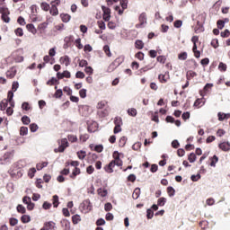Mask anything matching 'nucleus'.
Segmentation results:
<instances>
[{
    "instance_id": "f257e3e1",
    "label": "nucleus",
    "mask_w": 230,
    "mask_h": 230,
    "mask_svg": "<svg viewBox=\"0 0 230 230\" xmlns=\"http://www.w3.org/2000/svg\"><path fill=\"white\" fill-rule=\"evenodd\" d=\"M9 103V107H8ZM6 107H8L6 109ZM13 107H15V102H13V93L12 92L8 93L7 100H3L1 102V111H4L6 109L7 116H12L13 114Z\"/></svg>"
},
{
    "instance_id": "f03ea898",
    "label": "nucleus",
    "mask_w": 230,
    "mask_h": 230,
    "mask_svg": "<svg viewBox=\"0 0 230 230\" xmlns=\"http://www.w3.org/2000/svg\"><path fill=\"white\" fill-rule=\"evenodd\" d=\"M58 147L54 149L55 154L64 152L69 146V142L67 141V138H62L58 140Z\"/></svg>"
},
{
    "instance_id": "7ed1b4c3",
    "label": "nucleus",
    "mask_w": 230,
    "mask_h": 230,
    "mask_svg": "<svg viewBox=\"0 0 230 230\" xmlns=\"http://www.w3.org/2000/svg\"><path fill=\"white\" fill-rule=\"evenodd\" d=\"M191 42L193 44L192 52L194 54L195 58H200V50L197 49V43L199 42V36H193L191 38Z\"/></svg>"
},
{
    "instance_id": "20e7f679",
    "label": "nucleus",
    "mask_w": 230,
    "mask_h": 230,
    "mask_svg": "<svg viewBox=\"0 0 230 230\" xmlns=\"http://www.w3.org/2000/svg\"><path fill=\"white\" fill-rule=\"evenodd\" d=\"M128 0H120V5L115 6V12H118L119 15H123V12L127 10Z\"/></svg>"
},
{
    "instance_id": "39448f33",
    "label": "nucleus",
    "mask_w": 230,
    "mask_h": 230,
    "mask_svg": "<svg viewBox=\"0 0 230 230\" xmlns=\"http://www.w3.org/2000/svg\"><path fill=\"white\" fill-rule=\"evenodd\" d=\"M125 61V58L123 57H119L117 58L108 67L109 71H114L116 67H119L121 64Z\"/></svg>"
},
{
    "instance_id": "423d86ee",
    "label": "nucleus",
    "mask_w": 230,
    "mask_h": 230,
    "mask_svg": "<svg viewBox=\"0 0 230 230\" xmlns=\"http://www.w3.org/2000/svg\"><path fill=\"white\" fill-rule=\"evenodd\" d=\"M2 20L4 22H10V10L7 7H1Z\"/></svg>"
},
{
    "instance_id": "0eeeda50",
    "label": "nucleus",
    "mask_w": 230,
    "mask_h": 230,
    "mask_svg": "<svg viewBox=\"0 0 230 230\" xmlns=\"http://www.w3.org/2000/svg\"><path fill=\"white\" fill-rule=\"evenodd\" d=\"M102 10L103 12V14H102L103 21H105L106 22H109L111 21V8L105 5H102Z\"/></svg>"
},
{
    "instance_id": "6e6552de",
    "label": "nucleus",
    "mask_w": 230,
    "mask_h": 230,
    "mask_svg": "<svg viewBox=\"0 0 230 230\" xmlns=\"http://www.w3.org/2000/svg\"><path fill=\"white\" fill-rule=\"evenodd\" d=\"M57 229V224L53 221H48L43 224V227L40 230H55Z\"/></svg>"
},
{
    "instance_id": "1a4fd4ad",
    "label": "nucleus",
    "mask_w": 230,
    "mask_h": 230,
    "mask_svg": "<svg viewBox=\"0 0 230 230\" xmlns=\"http://www.w3.org/2000/svg\"><path fill=\"white\" fill-rule=\"evenodd\" d=\"M81 208L83 211H85L86 213H89L91 209H93V206L91 205V200L85 199L82 202Z\"/></svg>"
},
{
    "instance_id": "9d476101",
    "label": "nucleus",
    "mask_w": 230,
    "mask_h": 230,
    "mask_svg": "<svg viewBox=\"0 0 230 230\" xmlns=\"http://www.w3.org/2000/svg\"><path fill=\"white\" fill-rule=\"evenodd\" d=\"M158 79L161 84H166V82L170 80V72H165L164 74L159 75Z\"/></svg>"
},
{
    "instance_id": "9b49d317",
    "label": "nucleus",
    "mask_w": 230,
    "mask_h": 230,
    "mask_svg": "<svg viewBox=\"0 0 230 230\" xmlns=\"http://www.w3.org/2000/svg\"><path fill=\"white\" fill-rule=\"evenodd\" d=\"M115 166L114 162L111 160L107 165L104 166V171L107 173H112Z\"/></svg>"
},
{
    "instance_id": "f8f14e48",
    "label": "nucleus",
    "mask_w": 230,
    "mask_h": 230,
    "mask_svg": "<svg viewBox=\"0 0 230 230\" xmlns=\"http://www.w3.org/2000/svg\"><path fill=\"white\" fill-rule=\"evenodd\" d=\"M13 159V151H8L3 155V161L8 163Z\"/></svg>"
},
{
    "instance_id": "ddd939ff",
    "label": "nucleus",
    "mask_w": 230,
    "mask_h": 230,
    "mask_svg": "<svg viewBox=\"0 0 230 230\" xmlns=\"http://www.w3.org/2000/svg\"><path fill=\"white\" fill-rule=\"evenodd\" d=\"M138 21L140 24H137L136 28H139L140 26H143V24L146 22V13H142L138 17Z\"/></svg>"
},
{
    "instance_id": "4468645a",
    "label": "nucleus",
    "mask_w": 230,
    "mask_h": 230,
    "mask_svg": "<svg viewBox=\"0 0 230 230\" xmlns=\"http://www.w3.org/2000/svg\"><path fill=\"white\" fill-rule=\"evenodd\" d=\"M59 62L67 67L71 64V58H69V56H63L60 58Z\"/></svg>"
},
{
    "instance_id": "2eb2a0df",
    "label": "nucleus",
    "mask_w": 230,
    "mask_h": 230,
    "mask_svg": "<svg viewBox=\"0 0 230 230\" xmlns=\"http://www.w3.org/2000/svg\"><path fill=\"white\" fill-rule=\"evenodd\" d=\"M211 87H213V84H207L204 86L203 91H199L200 96L204 97V95L208 94V93H209V89H211Z\"/></svg>"
},
{
    "instance_id": "dca6fc26",
    "label": "nucleus",
    "mask_w": 230,
    "mask_h": 230,
    "mask_svg": "<svg viewBox=\"0 0 230 230\" xmlns=\"http://www.w3.org/2000/svg\"><path fill=\"white\" fill-rule=\"evenodd\" d=\"M97 195H99V197L104 198L107 197V195H109V191L105 188H99L97 190Z\"/></svg>"
},
{
    "instance_id": "f3484780",
    "label": "nucleus",
    "mask_w": 230,
    "mask_h": 230,
    "mask_svg": "<svg viewBox=\"0 0 230 230\" xmlns=\"http://www.w3.org/2000/svg\"><path fill=\"white\" fill-rule=\"evenodd\" d=\"M220 150H223V152H229L230 150V144L228 142H223L219 144Z\"/></svg>"
},
{
    "instance_id": "a211bd4d",
    "label": "nucleus",
    "mask_w": 230,
    "mask_h": 230,
    "mask_svg": "<svg viewBox=\"0 0 230 230\" xmlns=\"http://www.w3.org/2000/svg\"><path fill=\"white\" fill-rule=\"evenodd\" d=\"M82 222V217L78 214H75L72 216V223L74 226H76L77 224H80Z\"/></svg>"
},
{
    "instance_id": "6ab92c4d",
    "label": "nucleus",
    "mask_w": 230,
    "mask_h": 230,
    "mask_svg": "<svg viewBox=\"0 0 230 230\" xmlns=\"http://www.w3.org/2000/svg\"><path fill=\"white\" fill-rule=\"evenodd\" d=\"M26 29L28 30V31H30V33H32V35H37V29L32 23H28L26 25Z\"/></svg>"
},
{
    "instance_id": "aec40b11",
    "label": "nucleus",
    "mask_w": 230,
    "mask_h": 230,
    "mask_svg": "<svg viewBox=\"0 0 230 230\" xmlns=\"http://www.w3.org/2000/svg\"><path fill=\"white\" fill-rule=\"evenodd\" d=\"M61 224L65 230H71V222H69V220L63 219Z\"/></svg>"
},
{
    "instance_id": "412c9836",
    "label": "nucleus",
    "mask_w": 230,
    "mask_h": 230,
    "mask_svg": "<svg viewBox=\"0 0 230 230\" xmlns=\"http://www.w3.org/2000/svg\"><path fill=\"white\" fill-rule=\"evenodd\" d=\"M109 102L107 101H101L97 103L96 109L98 110H102V109H105V107H107Z\"/></svg>"
},
{
    "instance_id": "4be33fe9",
    "label": "nucleus",
    "mask_w": 230,
    "mask_h": 230,
    "mask_svg": "<svg viewBox=\"0 0 230 230\" xmlns=\"http://www.w3.org/2000/svg\"><path fill=\"white\" fill-rule=\"evenodd\" d=\"M135 48H137V49H143L145 48V43L141 40H137L135 42Z\"/></svg>"
},
{
    "instance_id": "5701e85b",
    "label": "nucleus",
    "mask_w": 230,
    "mask_h": 230,
    "mask_svg": "<svg viewBox=\"0 0 230 230\" xmlns=\"http://www.w3.org/2000/svg\"><path fill=\"white\" fill-rule=\"evenodd\" d=\"M139 195H141V189L136 188L132 194L133 199L137 200V199H139Z\"/></svg>"
},
{
    "instance_id": "b1692460",
    "label": "nucleus",
    "mask_w": 230,
    "mask_h": 230,
    "mask_svg": "<svg viewBox=\"0 0 230 230\" xmlns=\"http://www.w3.org/2000/svg\"><path fill=\"white\" fill-rule=\"evenodd\" d=\"M159 112L151 111V119L152 121H155V123H159Z\"/></svg>"
},
{
    "instance_id": "393cba45",
    "label": "nucleus",
    "mask_w": 230,
    "mask_h": 230,
    "mask_svg": "<svg viewBox=\"0 0 230 230\" xmlns=\"http://www.w3.org/2000/svg\"><path fill=\"white\" fill-rule=\"evenodd\" d=\"M81 171L80 168L75 167V169L72 172V174L70 175L71 179H75L77 175H80Z\"/></svg>"
},
{
    "instance_id": "a878e982",
    "label": "nucleus",
    "mask_w": 230,
    "mask_h": 230,
    "mask_svg": "<svg viewBox=\"0 0 230 230\" xmlns=\"http://www.w3.org/2000/svg\"><path fill=\"white\" fill-rule=\"evenodd\" d=\"M49 13H50V15H53L54 17L58 15V7H57L55 5H51Z\"/></svg>"
},
{
    "instance_id": "bb28decb",
    "label": "nucleus",
    "mask_w": 230,
    "mask_h": 230,
    "mask_svg": "<svg viewBox=\"0 0 230 230\" xmlns=\"http://www.w3.org/2000/svg\"><path fill=\"white\" fill-rule=\"evenodd\" d=\"M204 103H206V102L204 101V98L197 99L194 102V107L200 108L202 107V105H204Z\"/></svg>"
},
{
    "instance_id": "cd10ccee",
    "label": "nucleus",
    "mask_w": 230,
    "mask_h": 230,
    "mask_svg": "<svg viewBox=\"0 0 230 230\" xmlns=\"http://www.w3.org/2000/svg\"><path fill=\"white\" fill-rule=\"evenodd\" d=\"M60 17L64 22H69V21H71V15L68 13H61Z\"/></svg>"
},
{
    "instance_id": "c85d7f7f",
    "label": "nucleus",
    "mask_w": 230,
    "mask_h": 230,
    "mask_svg": "<svg viewBox=\"0 0 230 230\" xmlns=\"http://www.w3.org/2000/svg\"><path fill=\"white\" fill-rule=\"evenodd\" d=\"M98 160V155L96 154H89L88 155V161L89 163L93 164L94 161Z\"/></svg>"
},
{
    "instance_id": "c756f323",
    "label": "nucleus",
    "mask_w": 230,
    "mask_h": 230,
    "mask_svg": "<svg viewBox=\"0 0 230 230\" xmlns=\"http://www.w3.org/2000/svg\"><path fill=\"white\" fill-rule=\"evenodd\" d=\"M128 116H132V118H136L137 116V110L135 108H130L128 110Z\"/></svg>"
},
{
    "instance_id": "7c9ffc66",
    "label": "nucleus",
    "mask_w": 230,
    "mask_h": 230,
    "mask_svg": "<svg viewBox=\"0 0 230 230\" xmlns=\"http://www.w3.org/2000/svg\"><path fill=\"white\" fill-rule=\"evenodd\" d=\"M217 163H218V156L214 155L210 158V166L215 168V166H217Z\"/></svg>"
},
{
    "instance_id": "2f4dec72",
    "label": "nucleus",
    "mask_w": 230,
    "mask_h": 230,
    "mask_svg": "<svg viewBox=\"0 0 230 230\" xmlns=\"http://www.w3.org/2000/svg\"><path fill=\"white\" fill-rule=\"evenodd\" d=\"M17 72L15 71V69L12 68L11 70L6 72V76L7 78H14Z\"/></svg>"
},
{
    "instance_id": "473e14b6",
    "label": "nucleus",
    "mask_w": 230,
    "mask_h": 230,
    "mask_svg": "<svg viewBox=\"0 0 230 230\" xmlns=\"http://www.w3.org/2000/svg\"><path fill=\"white\" fill-rule=\"evenodd\" d=\"M21 220L22 224H28L29 222H31V217L29 215H23L22 216Z\"/></svg>"
},
{
    "instance_id": "72a5a7b5",
    "label": "nucleus",
    "mask_w": 230,
    "mask_h": 230,
    "mask_svg": "<svg viewBox=\"0 0 230 230\" xmlns=\"http://www.w3.org/2000/svg\"><path fill=\"white\" fill-rule=\"evenodd\" d=\"M127 145V137H121L119 140V146L120 148H123Z\"/></svg>"
},
{
    "instance_id": "f704fd0d",
    "label": "nucleus",
    "mask_w": 230,
    "mask_h": 230,
    "mask_svg": "<svg viewBox=\"0 0 230 230\" xmlns=\"http://www.w3.org/2000/svg\"><path fill=\"white\" fill-rule=\"evenodd\" d=\"M40 8H41V10H43L44 12H49V8H51V7L49 6V4H48V3H46V2H42V3L40 4Z\"/></svg>"
},
{
    "instance_id": "c9c22d12",
    "label": "nucleus",
    "mask_w": 230,
    "mask_h": 230,
    "mask_svg": "<svg viewBox=\"0 0 230 230\" xmlns=\"http://www.w3.org/2000/svg\"><path fill=\"white\" fill-rule=\"evenodd\" d=\"M76 154H77L78 159H80L81 161H84V159H85V156L87 155V153L83 150L77 152Z\"/></svg>"
},
{
    "instance_id": "e433bc0d",
    "label": "nucleus",
    "mask_w": 230,
    "mask_h": 230,
    "mask_svg": "<svg viewBox=\"0 0 230 230\" xmlns=\"http://www.w3.org/2000/svg\"><path fill=\"white\" fill-rule=\"evenodd\" d=\"M97 128H98V123L93 122L92 125L88 127V132H96Z\"/></svg>"
},
{
    "instance_id": "4c0bfd02",
    "label": "nucleus",
    "mask_w": 230,
    "mask_h": 230,
    "mask_svg": "<svg viewBox=\"0 0 230 230\" xmlns=\"http://www.w3.org/2000/svg\"><path fill=\"white\" fill-rule=\"evenodd\" d=\"M218 69L222 73H226V71H227V65L223 63V62H220L219 65H218Z\"/></svg>"
},
{
    "instance_id": "58836bf2",
    "label": "nucleus",
    "mask_w": 230,
    "mask_h": 230,
    "mask_svg": "<svg viewBox=\"0 0 230 230\" xmlns=\"http://www.w3.org/2000/svg\"><path fill=\"white\" fill-rule=\"evenodd\" d=\"M114 125L121 127L123 125V119H121V117H116L114 119Z\"/></svg>"
},
{
    "instance_id": "ea45409f",
    "label": "nucleus",
    "mask_w": 230,
    "mask_h": 230,
    "mask_svg": "<svg viewBox=\"0 0 230 230\" xmlns=\"http://www.w3.org/2000/svg\"><path fill=\"white\" fill-rule=\"evenodd\" d=\"M188 161L190 163H195V161H197V155H195V153H190L188 156Z\"/></svg>"
},
{
    "instance_id": "a19ab883",
    "label": "nucleus",
    "mask_w": 230,
    "mask_h": 230,
    "mask_svg": "<svg viewBox=\"0 0 230 230\" xmlns=\"http://www.w3.org/2000/svg\"><path fill=\"white\" fill-rule=\"evenodd\" d=\"M14 33L17 37H22V35H24V31L22 30V28L19 27L14 30Z\"/></svg>"
},
{
    "instance_id": "79ce46f5",
    "label": "nucleus",
    "mask_w": 230,
    "mask_h": 230,
    "mask_svg": "<svg viewBox=\"0 0 230 230\" xmlns=\"http://www.w3.org/2000/svg\"><path fill=\"white\" fill-rule=\"evenodd\" d=\"M103 51L107 55V57H112V53L111 52V47H109V45H105L103 47Z\"/></svg>"
},
{
    "instance_id": "37998d69",
    "label": "nucleus",
    "mask_w": 230,
    "mask_h": 230,
    "mask_svg": "<svg viewBox=\"0 0 230 230\" xmlns=\"http://www.w3.org/2000/svg\"><path fill=\"white\" fill-rule=\"evenodd\" d=\"M35 173H37V169L31 168L28 172V176L30 177V179H33V177H35Z\"/></svg>"
},
{
    "instance_id": "c03bdc74",
    "label": "nucleus",
    "mask_w": 230,
    "mask_h": 230,
    "mask_svg": "<svg viewBox=\"0 0 230 230\" xmlns=\"http://www.w3.org/2000/svg\"><path fill=\"white\" fill-rule=\"evenodd\" d=\"M156 60L159 64H166V56H158Z\"/></svg>"
},
{
    "instance_id": "a18cd8bd",
    "label": "nucleus",
    "mask_w": 230,
    "mask_h": 230,
    "mask_svg": "<svg viewBox=\"0 0 230 230\" xmlns=\"http://www.w3.org/2000/svg\"><path fill=\"white\" fill-rule=\"evenodd\" d=\"M16 209L18 213H21L22 215H24V213H26V208H24V206L22 205H18Z\"/></svg>"
},
{
    "instance_id": "49530a36",
    "label": "nucleus",
    "mask_w": 230,
    "mask_h": 230,
    "mask_svg": "<svg viewBox=\"0 0 230 230\" xmlns=\"http://www.w3.org/2000/svg\"><path fill=\"white\" fill-rule=\"evenodd\" d=\"M67 139L70 141V143H76L78 141V137H76L75 135H68Z\"/></svg>"
},
{
    "instance_id": "de8ad7c7",
    "label": "nucleus",
    "mask_w": 230,
    "mask_h": 230,
    "mask_svg": "<svg viewBox=\"0 0 230 230\" xmlns=\"http://www.w3.org/2000/svg\"><path fill=\"white\" fill-rule=\"evenodd\" d=\"M17 22L20 24V26H26V20H24V17L22 16L18 17Z\"/></svg>"
},
{
    "instance_id": "09e8293b",
    "label": "nucleus",
    "mask_w": 230,
    "mask_h": 230,
    "mask_svg": "<svg viewBox=\"0 0 230 230\" xmlns=\"http://www.w3.org/2000/svg\"><path fill=\"white\" fill-rule=\"evenodd\" d=\"M197 76V73L193 71L187 72V80H191V78H195Z\"/></svg>"
},
{
    "instance_id": "8fccbe9b",
    "label": "nucleus",
    "mask_w": 230,
    "mask_h": 230,
    "mask_svg": "<svg viewBox=\"0 0 230 230\" xmlns=\"http://www.w3.org/2000/svg\"><path fill=\"white\" fill-rule=\"evenodd\" d=\"M52 201H53V207L54 208H58V195H54L52 198Z\"/></svg>"
},
{
    "instance_id": "3c124183",
    "label": "nucleus",
    "mask_w": 230,
    "mask_h": 230,
    "mask_svg": "<svg viewBox=\"0 0 230 230\" xmlns=\"http://www.w3.org/2000/svg\"><path fill=\"white\" fill-rule=\"evenodd\" d=\"M64 40H65L66 46H71V42H73L74 37L73 36H67V37L65 38Z\"/></svg>"
},
{
    "instance_id": "603ef678",
    "label": "nucleus",
    "mask_w": 230,
    "mask_h": 230,
    "mask_svg": "<svg viewBox=\"0 0 230 230\" xmlns=\"http://www.w3.org/2000/svg\"><path fill=\"white\" fill-rule=\"evenodd\" d=\"M179 60H186L188 58V53L187 52H181L178 55Z\"/></svg>"
},
{
    "instance_id": "864d4df0",
    "label": "nucleus",
    "mask_w": 230,
    "mask_h": 230,
    "mask_svg": "<svg viewBox=\"0 0 230 230\" xmlns=\"http://www.w3.org/2000/svg\"><path fill=\"white\" fill-rule=\"evenodd\" d=\"M31 121V120L30 119V117H28V116H23L22 118V123H23V125H30Z\"/></svg>"
},
{
    "instance_id": "5fc2aeb1",
    "label": "nucleus",
    "mask_w": 230,
    "mask_h": 230,
    "mask_svg": "<svg viewBox=\"0 0 230 230\" xmlns=\"http://www.w3.org/2000/svg\"><path fill=\"white\" fill-rule=\"evenodd\" d=\"M75 46L78 49H84V45L82 44V39L75 40Z\"/></svg>"
},
{
    "instance_id": "6e6d98bb",
    "label": "nucleus",
    "mask_w": 230,
    "mask_h": 230,
    "mask_svg": "<svg viewBox=\"0 0 230 230\" xmlns=\"http://www.w3.org/2000/svg\"><path fill=\"white\" fill-rule=\"evenodd\" d=\"M135 58H137L138 60H145V53L139 51L135 55Z\"/></svg>"
},
{
    "instance_id": "4d7b16f0",
    "label": "nucleus",
    "mask_w": 230,
    "mask_h": 230,
    "mask_svg": "<svg viewBox=\"0 0 230 230\" xmlns=\"http://www.w3.org/2000/svg\"><path fill=\"white\" fill-rule=\"evenodd\" d=\"M166 204V198H159L157 200V206L163 207Z\"/></svg>"
},
{
    "instance_id": "13d9d810",
    "label": "nucleus",
    "mask_w": 230,
    "mask_h": 230,
    "mask_svg": "<svg viewBox=\"0 0 230 230\" xmlns=\"http://www.w3.org/2000/svg\"><path fill=\"white\" fill-rule=\"evenodd\" d=\"M28 135V128L27 127H22L20 128V136H27Z\"/></svg>"
},
{
    "instance_id": "bf43d9fd",
    "label": "nucleus",
    "mask_w": 230,
    "mask_h": 230,
    "mask_svg": "<svg viewBox=\"0 0 230 230\" xmlns=\"http://www.w3.org/2000/svg\"><path fill=\"white\" fill-rule=\"evenodd\" d=\"M167 193L169 197H173V195H175V189H173V187H168Z\"/></svg>"
},
{
    "instance_id": "052dcab7",
    "label": "nucleus",
    "mask_w": 230,
    "mask_h": 230,
    "mask_svg": "<svg viewBox=\"0 0 230 230\" xmlns=\"http://www.w3.org/2000/svg\"><path fill=\"white\" fill-rule=\"evenodd\" d=\"M217 25L219 30H223L224 26H226V22H224L223 20H218L217 22Z\"/></svg>"
},
{
    "instance_id": "680f3d73",
    "label": "nucleus",
    "mask_w": 230,
    "mask_h": 230,
    "mask_svg": "<svg viewBox=\"0 0 230 230\" xmlns=\"http://www.w3.org/2000/svg\"><path fill=\"white\" fill-rule=\"evenodd\" d=\"M84 72L86 73V75H89L91 76V75L94 73V69H93L91 66H85Z\"/></svg>"
},
{
    "instance_id": "e2e57ef3",
    "label": "nucleus",
    "mask_w": 230,
    "mask_h": 230,
    "mask_svg": "<svg viewBox=\"0 0 230 230\" xmlns=\"http://www.w3.org/2000/svg\"><path fill=\"white\" fill-rule=\"evenodd\" d=\"M30 130L31 132H37V130H39V126L35 123H32L30 125Z\"/></svg>"
},
{
    "instance_id": "0e129e2a",
    "label": "nucleus",
    "mask_w": 230,
    "mask_h": 230,
    "mask_svg": "<svg viewBox=\"0 0 230 230\" xmlns=\"http://www.w3.org/2000/svg\"><path fill=\"white\" fill-rule=\"evenodd\" d=\"M98 114L100 118H105L109 116V111L107 110H104V111H98Z\"/></svg>"
},
{
    "instance_id": "69168bd1",
    "label": "nucleus",
    "mask_w": 230,
    "mask_h": 230,
    "mask_svg": "<svg viewBox=\"0 0 230 230\" xmlns=\"http://www.w3.org/2000/svg\"><path fill=\"white\" fill-rule=\"evenodd\" d=\"M211 46L212 48H214L215 49H217V48H218L219 44H218V39H214L211 40Z\"/></svg>"
},
{
    "instance_id": "338daca9",
    "label": "nucleus",
    "mask_w": 230,
    "mask_h": 230,
    "mask_svg": "<svg viewBox=\"0 0 230 230\" xmlns=\"http://www.w3.org/2000/svg\"><path fill=\"white\" fill-rule=\"evenodd\" d=\"M200 64L201 66H203V67H206V66H209V59L208 58H205L201 59Z\"/></svg>"
},
{
    "instance_id": "774afa93",
    "label": "nucleus",
    "mask_w": 230,
    "mask_h": 230,
    "mask_svg": "<svg viewBox=\"0 0 230 230\" xmlns=\"http://www.w3.org/2000/svg\"><path fill=\"white\" fill-rule=\"evenodd\" d=\"M98 27L100 28V30H105V22L103 21H98L97 22Z\"/></svg>"
}]
</instances>
